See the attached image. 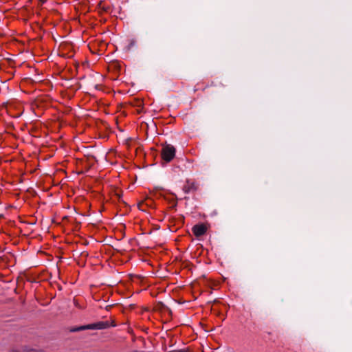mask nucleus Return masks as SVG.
Returning <instances> with one entry per match:
<instances>
[{
	"label": "nucleus",
	"mask_w": 352,
	"mask_h": 352,
	"mask_svg": "<svg viewBox=\"0 0 352 352\" xmlns=\"http://www.w3.org/2000/svg\"><path fill=\"white\" fill-rule=\"evenodd\" d=\"M198 189L197 184L188 179L184 185L182 190L186 194L196 192Z\"/></svg>",
	"instance_id": "obj_4"
},
{
	"label": "nucleus",
	"mask_w": 352,
	"mask_h": 352,
	"mask_svg": "<svg viewBox=\"0 0 352 352\" xmlns=\"http://www.w3.org/2000/svg\"><path fill=\"white\" fill-rule=\"evenodd\" d=\"M207 230L206 226L204 223L196 224L192 228V231L196 237H200L204 235Z\"/></svg>",
	"instance_id": "obj_3"
},
{
	"label": "nucleus",
	"mask_w": 352,
	"mask_h": 352,
	"mask_svg": "<svg viewBox=\"0 0 352 352\" xmlns=\"http://www.w3.org/2000/svg\"><path fill=\"white\" fill-rule=\"evenodd\" d=\"M177 206V203H175L174 205L172 206L173 208Z\"/></svg>",
	"instance_id": "obj_9"
},
{
	"label": "nucleus",
	"mask_w": 352,
	"mask_h": 352,
	"mask_svg": "<svg viewBox=\"0 0 352 352\" xmlns=\"http://www.w3.org/2000/svg\"><path fill=\"white\" fill-rule=\"evenodd\" d=\"M175 148L171 144H166L162 147V158L166 162H170L175 156Z\"/></svg>",
	"instance_id": "obj_2"
},
{
	"label": "nucleus",
	"mask_w": 352,
	"mask_h": 352,
	"mask_svg": "<svg viewBox=\"0 0 352 352\" xmlns=\"http://www.w3.org/2000/svg\"><path fill=\"white\" fill-rule=\"evenodd\" d=\"M39 1L41 2V5H43L45 2V0H39Z\"/></svg>",
	"instance_id": "obj_6"
},
{
	"label": "nucleus",
	"mask_w": 352,
	"mask_h": 352,
	"mask_svg": "<svg viewBox=\"0 0 352 352\" xmlns=\"http://www.w3.org/2000/svg\"><path fill=\"white\" fill-rule=\"evenodd\" d=\"M116 323L114 320H111V322H109L108 320L107 321H99L97 322L86 324V325H82L79 326L78 327L73 328L70 330L72 332H76V331H80L83 330H101V329H106L109 328L110 327H115Z\"/></svg>",
	"instance_id": "obj_1"
},
{
	"label": "nucleus",
	"mask_w": 352,
	"mask_h": 352,
	"mask_svg": "<svg viewBox=\"0 0 352 352\" xmlns=\"http://www.w3.org/2000/svg\"><path fill=\"white\" fill-rule=\"evenodd\" d=\"M74 304L76 306H78V303L76 302V301L74 300Z\"/></svg>",
	"instance_id": "obj_8"
},
{
	"label": "nucleus",
	"mask_w": 352,
	"mask_h": 352,
	"mask_svg": "<svg viewBox=\"0 0 352 352\" xmlns=\"http://www.w3.org/2000/svg\"><path fill=\"white\" fill-rule=\"evenodd\" d=\"M135 41L134 39L130 40L129 44L126 47V50L127 51L131 50L135 46Z\"/></svg>",
	"instance_id": "obj_5"
},
{
	"label": "nucleus",
	"mask_w": 352,
	"mask_h": 352,
	"mask_svg": "<svg viewBox=\"0 0 352 352\" xmlns=\"http://www.w3.org/2000/svg\"><path fill=\"white\" fill-rule=\"evenodd\" d=\"M11 352H19V351H18L17 350H14H14H12Z\"/></svg>",
	"instance_id": "obj_7"
}]
</instances>
